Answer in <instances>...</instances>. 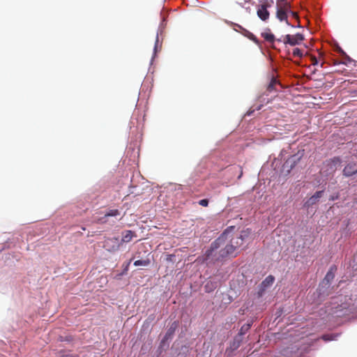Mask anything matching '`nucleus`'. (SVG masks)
Instances as JSON below:
<instances>
[{
    "mask_svg": "<svg viewBox=\"0 0 357 357\" xmlns=\"http://www.w3.org/2000/svg\"><path fill=\"white\" fill-rule=\"evenodd\" d=\"M199 204L202 206L206 207L208 205V200L207 199H201L199 201Z\"/></svg>",
    "mask_w": 357,
    "mask_h": 357,
    "instance_id": "obj_24",
    "label": "nucleus"
},
{
    "mask_svg": "<svg viewBox=\"0 0 357 357\" xmlns=\"http://www.w3.org/2000/svg\"><path fill=\"white\" fill-rule=\"evenodd\" d=\"M327 165L330 167L332 171H335L337 167L340 165L341 159L339 157H334L333 158L326 161Z\"/></svg>",
    "mask_w": 357,
    "mask_h": 357,
    "instance_id": "obj_12",
    "label": "nucleus"
},
{
    "mask_svg": "<svg viewBox=\"0 0 357 357\" xmlns=\"http://www.w3.org/2000/svg\"><path fill=\"white\" fill-rule=\"evenodd\" d=\"M61 357H76V356L68 354V355H63Z\"/></svg>",
    "mask_w": 357,
    "mask_h": 357,
    "instance_id": "obj_29",
    "label": "nucleus"
},
{
    "mask_svg": "<svg viewBox=\"0 0 357 357\" xmlns=\"http://www.w3.org/2000/svg\"><path fill=\"white\" fill-rule=\"evenodd\" d=\"M280 84L279 81L274 77H272L269 84H268L266 87V91L269 93L273 91H278L277 86H279Z\"/></svg>",
    "mask_w": 357,
    "mask_h": 357,
    "instance_id": "obj_10",
    "label": "nucleus"
},
{
    "mask_svg": "<svg viewBox=\"0 0 357 357\" xmlns=\"http://www.w3.org/2000/svg\"><path fill=\"white\" fill-rule=\"evenodd\" d=\"M318 201L319 200L314 195H312L305 202L304 206L308 208L310 206L314 205L317 202H318Z\"/></svg>",
    "mask_w": 357,
    "mask_h": 357,
    "instance_id": "obj_17",
    "label": "nucleus"
},
{
    "mask_svg": "<svg viewBox=\"0 0 357 357\" xmlns=\"http://www.w3.org/2000/svg\"><path fill=\"white\" fill-rule=\"evenodd\" d=\"M135 236L136 235L135 234V232H133L132 231H131V230H126L123 234V237H122V239H121V242L122 243H128V242L131 241V240L132 239V237Z\"/></svg>",
    "mask_w": 357,
    "mask_h": 357,
    "instance_id": "obj_15",
    "label": "nucleus"
},
{
    "mask_svg": "<svg viewBox=\"0 0 357 357\" xmlns=\"http://www.w3.org/2000/svg\"><path fill=\"white\" fill-rule=\"evenodd\" d=\"M289 14H290L292 17L295 18L296 20H298V16L296 13L293 12L289 9Z\"/></svg>",
    "mask_w": 357,
    "mask_h": 357,
    "instance_id": "obj_27",
    "label": "nucleus"
},
{
    "mask_svg": "<svg viewBox=\"0 0 357 357\" xmlns=\"http://www.w3.org/2000/svg\"><path fill=\"white\" fill-rule=\"evenodd\" d=\"M250 328V324H244L239 332L240 335H244Z\"/></svg>",
    "mask_w": 357,
    "mask_h": 357,
    "instance_id": "obj_21",
    "label": "nucleus"
},
{
    "mask_svg": "<svg viewBox=\"0 0 357 357\" xmlns=\"http://www.w3.org/2000/svg\"><path fill=\"white\" fill-rule=\"evenodd\" d=\"M242 176V174H240V175L238 176V178H241Z\"/></svg>",
    "mask_w": 357,
    "mask_h": 357,
    "instance_id": "obj_33",
    "label": "nucleus"
},
{
    "mask_svg": "<svg viewBox=\"0 0 357 357\" xmlns=\"http://www.w3.org/2000/svg\"><path fill=\"white\" fill-rule=\"evenodd\" d=\"M341 73H343L344 70H339Z\"/></svg>",
    "mask_w": 357,
    "mask_h": 357,
    "instance_id": "obj_36",
    "label": "nucleus"
},
{
    "mask_svg": "<svg viewBox=\"0 0 357 357\" xmlns=\"http://www.w3.org/2000/svg\"><path fill=\"white\" fill-rule=\"evenodd\" d=\"M324 190L316 192L313 195L319 200L323 195Z\"/></svg>",
    "mask_w": 357,
    "mask_h": 357,
    "instance_id": "obj_25",
    "label": "nucleus"
},
{
    "mask_svg": "<svg viewBox=\"0 0 357 357\" xmlns=\"http://www.w3.org/2000/svg\"><path fill=\"white\" fill-rule=\"evenodd\" d=\"M158 37L157 36V38H156V43H158Z\"/></svg>",
    "mask_w": 357,
    "mask_h": 357,
    "instance_id": "obj_32",
    "label": "nucleus"
},
{
    "mask_svg": "<svg viewBox=\"0 0 357 357\" xmlns=\"http://www.w3.org/2000/svg\"><path fill=\"white\" fill-rule=\"evenodd\" d=\"M130 260H132V259H131ZM130 261H130L128 263V264L126 265V270H127V269H128V266H129V264H130Z\"/></svg>",
    "mask_w": 357,
    "mask_h": 357,
    "instance_id": "obj_31",
    "label": "nucleus"
},
{
    "mask_svg": "<svg viewBox=\"0 0 357 357\" xmlns=\"http://www.w3.org/2000/svg\"><path fill=\"white\" fill-rule=\"evenodd\" d=\"M177 327H178V322L174 321L171 324L169 328L167 329L163 339L162 340V341H161L162 344H164L166 341H167L168 340L171 339L173 337Z\"/></svg>",
    "mask_w": 357,
    "mask_h": 357,
    "instance_id": "obj_7",
    "label": "nucleus"
},
{
    "mask_svg": "<svg viewBox=\"0 0 357 357\" xmlns=\"http://www.w3.org/2000/svg\"><path fill=\"white\" fill-rule=\"evenodd\" d=\"M222 250L216 244V239L211 244L210 248L206 250L204 255V261L208 263L222 262L226 261L225 257H222Z\"/></svg>",
    "mask_w": 357,
    "mask_h": 357,
    "instance_id": "obj_2",
    "label": "nucleus"
},
{
    "mask_svg": "<svg viewBox=\"0 0 357 357\" xmlns=\"http://www.w3.org/2000/svg\"><path fill=\"white\" fill-rule=\"evenodd\" d=\"M120 215V211L118 209H110L105 214L103 218H101L98 220L99 222L105 223L107 222L106 220H105L106 218L112 217V216H117Z\"/></svg>",
    "mask_w": 357,
    "mask_h": 357,
    "instance_id": "obj_13",
    "label": "nucleus"
},
{
    "mask_svg": "<svg viewBox=\"0 0 357 357\" xmlns=\"http://www.w3.org/2000/svg\"><path fill=\"white\" fill-rule=\"evenodd\" d=\"M261 36L268 43H273L275 41V36L271 33H262Z\"/></svg>",
    "mask_w": 357,
    "mask_h": 357,
    "instance_id": "obj_19",
    "label": "nucleus"
},
{
    "mask_svg": "<svg viewBox=\"0 0 357 357\" xmlns=\"http://www.w3.org/2000/svg\"><path fill=\"white\" fill-rule=\"evenodd\" d=\"M278 2L280 3H284V2H287L286 0H278Z\"/></svg>",
    "mask_w": 357,
    "mask_h": 357,
    "instance_id": "obj_30",
    "label": "nucleus"
},
{
    "mask_svg": "<svg viewBox=\"0 0 357 357\" xmlns=\"http://www.w3.org/2000/svg\"><path fill=\"white\" fill-rule=\"evenodd\" d=\"M312 64L315 66L318 64V60L314 56H311Z\"/></svg>",
    "mask_w": 357,
    "mask_h": 357,
    "instance_id": "obj_28",
    "label": "nucleus"
},
{
    "mask_svg": "<svg viewBox=\"0 0 357 357\" xmlns=\"http://www.w3.org/2000/svg\"><path fill=\"white\" fill-rule=\"evenodd\" d=\"M275 281V278L273 275L267 276L265 280L261 282L263 288H267L271 286Z\"/></svg>",
    "mask_w": 357,
    "mask_h": 357,
    "instance_id": "obj_16",
    "label": "nucleus"
},
{
    "mask_svg": "<svg viewBox=\"0 0 357 357\" xmlns=\"http://www.w3.org/2000/svg\"><path fill=\"white\" fill-rule=\"evenodd\" d=\"M151 264V261L149 259H139L136 260L134 262V266H147Z\"/></svg>",
    "mask_w": 357,
    "mask_h": 357,
    "instance_id": "obj_18",
    "label": "nucleus"
},
{
    "mask_svg": "<svg viewBox=\"0 0 357 357\" xmlns=\"http://www.w3.org/2000/svg\"><path fill=\"white\" fill-rule=\"evenodd\" d=\"M340 51L342 53V54L344 55V58L341 61H335L333 63L334 65H338V64L342 63L345 66H348L349 64L354 62V60L351 59L348 55H347L344 52H343L342 50H340Z\"/></svg>",
    "mask_w": 357,
    "mask_h": 357,
    "instance_id": "obj_14",
    "label": "nucleus"
},
{
    "mask_svg": "<svg viewBox=\"0 0 357 357\" xmlns=\"http://www.w3.org/2000/svg\"><path fill=\"white\" fill-rule=\"evenodd\" d=\"M250 234L249 229L242 231L240 234H234L228 231H225L216 239V244L222 250L220 255L225 257L226 260L236 257V250L243 244L245 239L248 237Z\"/></svg>",
    "mask_w": 357,
    "mask_h": 357,
    "instance_id": "obj_1",
    "label": "nucleus"
},
{
    "mask_svg": "<svg viewBox=\"0 0 357 357\" xmlns=\"http://www.w3.org/2000/svg\"><path fill=\"white\" fill-rule=\"evenodd\" d=\"M236 26L241 27V32L244 36L247 37L250 40L253 41L255 44L259 45V40L252 33H251L248 30L244 29L239 24H236Z\"/></svg>",
    "mask_w": 357,
    "mask_h": 357,
    "instance_id": "obj_8",
    "label": "nucleus"
},
{
    "mask_svg": "<svg viewBox=\"0 0 357 357\" xmlns=\"http://www.w3.org/2000/svg\"><path fill=\"white\" fill-rule=\"evenodd\" d=\"M321 339L324 341H331L334 340V335H324L321 337Z\"/></svg>",
    "mask_w": 357,
    "mask_h": 357,
    "instance_id": "obj_23",
    "label": "nucleus"
},
{
    "mask_svg": "<svg viewBox=\"0 0 357 357\" xmlns=\"http://www.w3.org/2000/svg\"><path fill=\"white\" fill-rule=\"evenodd\" d=\"M289 163H291V165H290V168L292 169L293 167L295 165V162L294 161L292 162L291 161V158H289V160H287L285 162V164L284 165V166L285 167L286 165L287 166L289 165Z\"/></svg>",
    "mask_w": 357,
    "mask_h": 357,
    "instance_id": "obj_26",
    "label": "nucleus"
},
{
    "mask_svg": "<svg viewBox=\"0 0 357 357\" xmlns=\"http://www.w3.org/2000/svg\"><path fill=\"white\" fill-rule=\"evenodd\" d=\"M293 56L298 58H301L303 56V52L299 48H294L293 50Z\"/></svg>",
    "mask_w": 357,
    "mask_h": 357,
    "instance_id": "obj_20",
    "label": "nucleus"
},
{
    "mask_svg": "<svg viewBox=\"0 0 357 357\" xmlns=\"http://www.w3.org/2000/svg\"><path fill=\"white\" fill-rule=\"evenodd\" d=\"M342 173L345 177H350L357 174V162L348 163L343 169Z\"/></svg>",
    "mask_w": 357,
    "mask_h": 357,
    "instance_id": "obj_6",
    "label": "nucleus"
},
{
    "mask_svg": "<svg viewBox=\"0 0 357 357\" xmlns=\"http://www.w3.org/2000/svg\"><path fill=\"white\" fill-rule=\"evenodd\" d=\"M273 4V0H266L264 2L261 4L263 6H264L266 8H270Z\"/></svg>",
    "mask_w": 357,
    "mask_h": 357,
    "instance_id": "obj_22",
    "label": "nucleus"
},
{
    "mask_svg": "<svg viewBox=\"0 0 357 357\" xmlns=\"http://www.w3.org/2000/svg\"><path fill=\"white\" fill-rule=\"evenodd\" d=\"M242 176V174H240V175L238 176V178H241Z\"/></svg>",
    "mask_w": 357,
    "mask_h": 357,
    "instance_id": "obj_35",
    "label": "nucleus"
},
{
    "mask_svg": "<svg viewBox=\"0 0 357 357\" xmlns=\"http://www.w3.org/2000/svg\"><path fill=\"white\" fill-rule=\"evenodd\" d=\"M103 247L109 252H115L119 249L120 243L118 238H108L104 242Z\"/></svg>",
    "mask_w": 357,
    "mask_h": 357,
    "instance_id": "obj_5",
    "label": "nucleus"
},
{
    "mask_svg": "<svg viewBox=\"0 0 357 357\" xmlns=\"http://www.w3.org/2000/svg\"><path fill=\"white\" fill-rule=\"evenodd\" d=\"M290 8L291 6L289 2H284V3H280L279 2H277L276 17L280 22L285 21L287 25L294 27L296 26L291 24L287 19Z\"/></svg>",
    "mask_w": 357,
    "mask_h": 357,
    "instance_id": "obj_3",
    "label": "nucleus"
},
{
    "mask_svg": "<svg viewBox=\"0 0 357 357\" xmlns=\"http://www.w3.org/2000/svg\"><path fill=\"white\" fill-rule=\"evenodd\" d=\"M257 16L262 20L266 21L269 18L270 13L268 9L260 5L257 11Z\"/></svg>",
    "mask_w": 357,
    "mask_h": 357,
    "instance_id": "obj_9",
    "label": "nucleus"
},
{
    "mask_svg": "<svg viewBox=\"0 0 357 357\" xmlns=\"http://www.w3.org/2000/svg\"><path fill=\"white\" fill-rule=\"evenodd\" d=\"M303 40L304 37L301 33L295 35L287 34L282 39H278L279 41H282L284 44H289L291 46L300 44Z\"/></svg>",
    "mask_w": 357,
    "mask_h": 357,
    "instance_id": "obj_4",
    "label": "nucleus"
},
{
    "mask_svg": "<svg viewBox=\"0 0 357 357\" xmlns=\"http://www.w3.org/2000/svg\"><path fill=\"white\" fill-rule=\"evenodd\" d=\"M337 271V267L335 266H332L328 273H326L324 281L326 282L327 284H329L335 278V273Z\"/></svg>",
    "mask_w": 357,
    "mask_h": 357,
    "instance_id": "obj_11",
    "label": "nucleus"
},
{
    "mask_svg": "<svg viewBox=\"0 0 357 357\" xmlns=\"http://www.w3.org/2000/svg\"><path fill=\"white\" fill-rule=\"evenodd\" d=\"M242 176V174H240V175L238 176V178H241Z\"/></svg>",
    "mask_w": 357,
    "mask_h": 357,
    "instance_id": "obj_34",
    "label": "nucleus"
}]
</instances>
